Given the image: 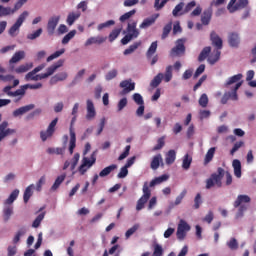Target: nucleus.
Returning <instances> with one entry per match:
<instances>
[{
	"instance_id": "obj_29",
	"label": "nucleus",
	"mask_w": 256,
	"mask_h": 256,
	"mask_svg": "<svg viewBox=\"0 0 256 256\" xmlns=\"http://www.w3.org/2000/svg\"><path fill=\"white\" fill-rule=\"evenodd\" d=\"M159 17V15H156V17H150L144 19V21L140 24V29H147L151 27L156 21V19Z\"/></svg>"
},
{
	"instance_id": "obj_26",
	"label": "nucleus",
	"mask_w": 256,
	"mask_h": 256,
	"mask_svg": "<svg viewBox=\"0 0 256 256\" xmlns=\"http://www.w3.org/2000/svg\"><path fill=\"white\" fill-rule=\"evenodd\" d=\"M241 203H251V197L247 195H239L234 202V207H241Z\"/></svg>"
},
{
	"instance_id": "obj_60",
	"label": "nucleus",
	"mask_w": 256,
	"mask_h": 256,
	"mask_svg": "<svg viewBox=\"0 0 256 256\" xmlns=\"http://www.w3.org/2000/svg\"><path fill=\"white\" fill-rule=\"evenodd\" d=\"M28 17H29V11H23L19 15L18 19L16 20V23L21 26L23 25V23H25V19H27Z\"/></svg>"
},
{
	"instance_id": "obj_1",
	"label": "nucleus",
	"mask_w": 256,
	"mask_h": 256,
	"mask_svg": "<svg viewBox=\"0 0 256 256\" xmlns=\"http://www.w3.org/2000/svg\"><path fill=\"white\" fill-rule=\"evenodd\" d=\"M27 231L29 229L27 226H22L15 234L12 239L13 245H9L7 247V256H15L17 255V245L21 242V237H25L27 235Z\"/></svg>"
},
{
	"instance_id": "obj_24",
	"label": "nucleus",
	"mask_w": 256,
	"mask_h": 256,
	"mask_svg": "<svg viewBox=\"0 0 256 256\" xmlns=\"http://www.w3.org/2000/svg\"><path fill=\"white\" fill-rule=\"evenodd\" d=\"M175 159H177V152H175V150H169L166 153V165H173V163H175Z\"/></svg>"
},
{
	"instance_id": "obj_52",
	"label": "nucleus",
	"mask_w": 256,
	"mask_h": 256,
	"mask_svg": "<svg viewBox=\"0 0 256 256\" xmlns=\"http://www.w3.org/2000/svg\"><path fill=\"white\" fill-rule=\"evenodd\" d=\"M26 91L27 88H25V85H22L20 89L13 92L12 97H20V99H23V97H25Z\"/></svg>"
},
{
	"instance_id": "obj_11",
	"label": "nucleus",
	"mask_w": 256,
	"mask_h": 256,
	"mask_svg": "<svg viewBox=\"0 0 256 256\" xmlns=\"http://www.w3.org/2000/svg\"><path fill=\"white\" fill-rule=\"evenodd\" d=\"M9 127V122L3 121L0 124V143L5 139V137H9V135H15L17 133L16 129H11Z\"/></svg>"
},
{
	"instance_id": "obj_45",
	"label": "nucleus",
	"mask_w": 256,
	"mask_h": 256,
	"mask_svg": "<svg viewBox=\"0 0 256 256\" xmlns=\"http://www.w3.org/2000/svg\"><path fill=\"white\" fill-rule=\"evenodd\" d=\"M243 79V74H237L229 78V80L226 82L225 87H229V85H233L234 83H238V81H241Z\"/></svg>"
},
{
	"instance_id": "obj_38",
	"label": "nucleus",
	"mask_w": 256,
	"mask_h": 256,
	"mask_svg": "<svg viewBox=\"0 0 256 256\" xmlns=\"http://www.w3.org/2000/svg\"><path fill=\"white\" fill-rule=\"evenodd\" d=\"M163 78H164L163 73H159L150 82V87H153V89L157 88L158 85H161V81H163Z\"/></svg>"
},
{
	"instance_id": "obj_39",
	"label": "nucleus",
	"mask_w": 256,
	"mask_h": 256,
	"mask_svg": "<svg viewBox=\"0 0 256 256\" xmlns=\"http://www.w3.org/2000/svg\"><path fill=\"white\" fill-rule=\"evenodd\" d=\"M226 245L231 251H237L239 249V241L234 237L230 238Z\"/></svg>"
},
{
	"instance_id": "obj_25",
	"label": "nucleus",
	"mask_w": 256,
	"mask_h": 256,
	"mask_svg": "<svg viewBox=\"0 0 256 256\" xmlns=\"http://www.w3.org/2000/svg\"><path fill=\"white\" fill-rule=\"evenodd\" d=\"M216 149H217V148L212 147V148H210V149L207 151V153H206V155H205V157H204V162H203L204 165H209V163L213 161V157H215V151H216Z\"/></svg>"
},
{
	"instance_id": "obj_6",
	"label": "nucleus",
	"mask_w": 256,
	"mask_h": 256,
	"mask_svg": "<svg viewBox=\"0 0 256 256\" xmlns=\"http://www.w3.org/2000/svg\"><path fill=\"white\" fill-rule=\"evenodd\" d=\"M143 193V196L137 201L136 211H141L142 209H144L145 203H147L151 198V190L149 189V185L147 184V182H145L143 185Z\"/></svg>"
},
{
	"instance_id": "obj_2",
	"label": "nucleus",
	"mask_w": 256,
	"mask_h": 256,
	"mask_svg": "<svg viewBox=\"0 0 256 256\" xmlns=\"http://www.w3.org/2000/svg\"><path fill=\"white\" fill-rule=\"evenodd\" d=\"M223 177H225V169L222 167L217 168V173L211 174L206 180V189H212V187H223Z\"/></svg>"
},
{
	"instance_id": "obj_12",
	"label": "nucleus",
	"mask_w": 256,
	"mask_h": 256,
	"mask_svg": "<svg viewBox=\"0 0 256 256\" xmlns=\"http://www.w3.org/2000/svg\"><path fill=\"white\" fill-rule=\"evenodd\" d=\"M59 21H61V16H52L49 18L46 29L50 37L55 35V29H57Z\"/></svg>"
},
{
	"instance_id": "obj_61",
	"label": "nucleus",
	"mask_w": 256,
	"mask_h": 256,
	"mask_svg": "<svg viewBox=\"0 0 256 256\" xmlns=\"http://www.w3.org/2000/svg\"><path fill=\"white\" fill-rule=\"evenodd\" d=\"M51 77V74L48 69H46V73L44 74H35L33 77V81H42V79H47Z\"/></svg>"
},
{
	"instance_id": "obj_8",
	"label": "nucleus",
	"mask_w": 256,
	"mask_h": 256,
	"mask_svg": "<svg viewBox=\"0 0 256 256\" xmlns=\"http://www.w3.org/2000/svg\"><path fill=\"white\" fill-rule=\"evenodd\" d=\"M185 38L178 39L176 46L171 49V57H181L185 55Z\"/></svg>"
},
{
	"instance_id": "obj_15",
	"label": "nucleus",
	"mask_w": 256,
	"mask_h": 256,
	"mask_svg": "<svg viewBox=\"0 0 256 256\" xmlns=\"http://www.w3.org/2000/svg\"><path fill=\"white\" fill-rule=\"evenodd\" d=\"M228 44L233 49L239 48V45H241V37L239 36V33L230 32L228 34Z\"/></svg>"
},
{
	"instance_id": "obj_22",
	"label": "nucleus",
	"mask_w": 256,
	"mask_h": 256,
	"mask_svg": "<svg viewBox=\"0 0 256 256\" xmlns=\"http://www.w3.org/2000/svg\"><path fill=\"white\" fill-rule=\"evenodd\" d=\"M232 167L234 169V175L237 179H241L242 171H241V161L239 159H234L232 161Z\"/></svg>"
},
{
	"instance_id": "obj_19",
	"label": "nucleus",
	"mask_w": 256,
	"mask_h": 256,
	"mask_svg": "<svg viewBox=\"0 0 256 256\" xmlns=\"http://www.w3.org/2000/svg\"><path fill=\"white\" fill-rule=\"evenodd\" d=\"M160 165L163 167V165H165V164L163 163V156L161 154H158L153 157V159L150 163V168L153 171H157L159 169Z\"/></svg>"
},
{
	"instance_id": "obj_14",
	"label": "nucleus",
	"mask_w": 256,
	"mask_h": 256,
	"mask_svg": "<svg viewBox=\"0 0 256 256\" xmlns=\"http://www.w3.org/2000/svg\"><path fill=\"white\" fill-rule=\"evenodd\" d=\"M81 155L79 153H75L71 162H69V160H66L63 166V170H67L68 167L70 166V170L72 171V175H75V168L77 167L78 163H79V159H80Z\"/></svg>"
},
{
	"instance_id": "obj_35",
	"label": "nucleus",
	"mask_w": 256,
	"mask_h": 256,
	"mask_svg": "<svg viewBox=\"0 0 256 256\" xmlns=\"http://www.w3.org/2000/svg\"><path fill=\"white\" fill-rule=\"evenodd\" d=\"M15 10L11 7H5L3 5H0V17H7L9 15H14Z\"/></svg>"
},
{
	"instance_id": "obj_47",
	"label": "nucleus",
	"mask_w": 256,
	"mask_h": 256,
	"mask_svg": "<svg viewBox=\"0 0 256 256\" xmlns=\"http://www.w3.org/2000/svg\"><path fill=\"white\" fill-rule=\"evenodd\" d=\"M42 113H43V109L37 108L33 112L29 113L26 116V120L27 121H33V119H35V117H39V115H41Z\"/></svg>"
},
{
	"instance_id": "obj_48",
	"label": "nucleus",
	"mask_w": 256,
	"mask_h": 256,
	"mask_svg": "<svg viewBox=\"0 0 256 256\" xmlns=\"http://www.w3.org/2000/svg\"><path fill=\"white\" fill-rule=\"evenodd\" d=\"M75 35H77V30H72L66 34L62 39V45H67V43H69V41H71Z\"/></svg>"
},
{
	"instance_id": "obj_28",
	"label": "nucleus",
	"mask_w": 256,
	"mask_h": 256,
	"mask_svg": "<svg viewBox=\"0 0 256 256\" xmlns=\"http://www.w3.org/2000/svg\"><path fill=\"white\" fill-rule=\"evenodd\" d=\"M30 69H33L32 62L20 65L18 68L15 69V73H18V74L27 73V71H30Z\"/></svg>"
},
{
	"instance_id": "obj_4",
	"label": "nucleus",
	"mask_w": 256,
	"mask_h": 256,
	"mask_svg": "<svg viewBox=\"0 0 256 256\" xmlns=\"http://www.w3.org/2000/svg\"><path fill=\"white\" fill-rule=\"evenodd\" d=\"M127 33V35H125ZM125 35L121 39L122 45H127L133 39H137L139 37V30L137 29V22L128 23L126 30L123 31Z\"/></svg>"
},
{
	"instance_id": "obj_13",
	"label": "nucleus",
	"mask_w": 256,
	"mask_h": 256,
	"mask_svg": "<svg viewBox=\"0 0 256 256\" xmlns=\"http://www.w3.org/2000/svg\"><path fill=\"white\" fill-rule=\"evenodd\" d=\"M119 87L122 89L120 95H129L131 91H135V82L131 79L123 80L120 82Z\"/></svg>"
},
{
	"instance_id": "obj_64",
	"label": "nucleus",
	"mask_w": 256,
	"mask_h": 256,
	"mask_svg": "<svg viewBox=\"0 0 256 256\" xmlns=\"http://www.w3.org/2000/svg\"><path fill=\"white\" fill-rule=\"evenodd\" d=\"M152 256H163V247L160 244L154 245V252Z\"/></svg>"
},
{
	"instance_id": "obj_34",
	"label": "nucleus",
	"mask_w": 256,
	"mask_h": 256,
	"mask_svg": "<svg viewBox=\"0 0 256 256\" xmlns=\"http://www.w3.org/2000/svg\"><path fill=\"white\" fill-rule=\"evenodd\" d=\"M117 169V164H112L110 166H107L99 173V177H107L108 175H111L112 171H115Z\"/></svg>"
},
{
	"instance_id": "obj_30",
	"label": "nucleus",
	"mask_w": 256,
	"mask_h": 256,
	"mask_svg": "<svg viewBox=\"0 0 256 256\" xmlns=\"http://www.w3.org/2000/svg\"><path fill=\"white\" fill-rule=\"evenodd\" d=\"M241 85H243V82L236 83L233 90L231 92H228V95H230V99L232 101H238L239 100V96L237 95V91H239V88L241 87Z\"/></svg>"
},
{
	"instance_id": "obj_59",
	"label": "nucleus",
	"mask_w": 256,
	"mask_h": 256,
	"mask_svg": "<svg viewBox=\"0 0 256 256\" xmlns=\"http://www.w3.org/2000/svg\"><path fill=\"white\" fill-rule=\"evenodd\" d=\"M42 33H43V28H39L34 33L28 34L27 39H30V41H35V39L41 37Z\"/></svg>"
},
{
	"instance_id": "obj_17",
	"label": "nucleus",
	"mask_w": 256,
	"mask_h": 256,
	"mask_svg": "<svg viewBox=\"0 0 256 256\" xmlns=\"http://www.w3.org/2000/svg\"><path fill=\"white\" fill-rule=\"evenodd\" d=\"M96 161H97V151H94L91 154L90 159L87 158V157H84L82 159V164H81V168L80 169L82 171H83V169H85V167H88V169H89V168L93 167V165H95Z\"/></svg>"
},
{
	"instance_id": "obj_37",
	"label": "nucleus",
	"mask_w": 256,
	"mask_h": 256,
	"mask_svg": "<svg viewBox=\"0 0 256 256\" xmlns=\"http://www.w3.org/2000/svg\"><path fill=\"white\" fill-rule=\"evenodd\" d=\"M19 29H21V25L15 22L8 30V35H10V37H17V35H19Z\"/></svg>"
},
{
	"instance_id": "obj_18",
	"label": "nucleus",
	"mask_w": 256,
	"mask_h": 256,
	"mask_svg": "<svg viewBox=\"0 0 256 256\" xmlns=\"http://www.w3.org/2000/svg\"><path fill=\"white\" fill-rule=\"evenodd\" d=\"M35 109V104H28L26 106H22L12 112L13 117H22L25 113H29V111H33Z\"/></svg>"
},
{
	"instance_id": "obj_55",
	"label": "nucleus",
	"mask_w": 256,
	"mask_h": 256,
	"mask_svg": "<svg viewBox=\"0 0 256 256\" xmlns=\"http://www.w3.org/2000/svg\"><path fill=\"white\" fill-rule=\"evenodd\" d=\"M198 103L200 107H203L205 109V107L209 105V97L207 96V94H202L198 100Z\"/></svg>"
},
{
	"instance_id": "obj_50",
	"label": "nucleus",
	"mask_w": 256,
	"mask_h": 256,
	"mask_svg": "<svg viewBox=\"0 0 256 256\" xmlns=\"http://www.w3.org/2000/svg\"><path fill=\"white\" fill-rule=\"evenodd\" d=\"M79 17H81L80 13H70L67 17L66 22L68 23V25H73V23H75V21H77V19H79Z\"/></svg>"
},
{
	"instance_id": "obj_57",
	"label": "nucleus",
	"mask_w": 256,
	"mask_h": 256,
	"mask_svg": "<svg viewBox=\"0 0 256 256\" xmlns=\"http://www.w3.org/2000/svg\"><path fill=\"white\" fill-rule=\"evenodd\" d=\"M171 29H173V24L170 22L164 26L161 38L167 39V37H169V33H171Z\"/></svg>"
},
{
	"instance_id": "obj_40",
	"label": "nucleus",
	"mask_w": 256,
	"mask_h": 256,
	"mask_svg": "<svg viewBox=\"0 0 256 256\" xmlns=\"http://www.w3.org/2000/svg\"><path fill=\"white\" fill-rule=\"evenodd\" d=\"M63 63H65V60H58L57 63L51 65L50 67H48V72L50 73V75H53L55 73V71H57V69H59L60 67H63Z\"/></svg>"
},
{
	"instance_id": "obj_41",
	"label": "nucleus",
	"mask_w": 256,
	"mask_h": 256,
	"mask_svg": "<svg viewBox=\"0 0 256 256\" xmlns=\"http://www.w3.org/2000/svg\"><path fill=\"white\" fill-rule=\"evenodd\" d=\"M21 59H25V51L16 52L13 57L10 59V63H19Z\"/></svg>"
},
{
	"instance_id": "obj_44",
	"label": "nucleus",
	"mask_w": 256,
	"mask_h": 256,
	"mask_svg": "<svg viewBox=\"0 0 256 256\" xmlns=\"http://www.w3.org/2000/svg\"><path fill=\"white\" fill-rule=\"evenodd\" d=\"M122 30H123V28H117V29L112 30V32L108 36L110 43H113L115 41V39H117L119 37V35H121Z\"/></svg>"
},
{
	"instance_id": "obj_27",
	"label": "nucleus",
	"mask_w": 256,
	"mask_h": 256,
	"mask_svg": "<svg viewBox=\"0 0 256 256\" xmlns=\"http://www.w3.org/2000/svg\"><path fill=\"white\" fill-rule=\"evenodd\" d=\"M67 177V174H62L60 176H58L54 182V184L51 187V191H57L59 189V187H61V183H63V181H65Z\"/></svg>"
},
{
	"instance_id": "obj_62",
	"label": "nucleus",
	"mask_w": 256,
	"mask_h": 256,
	"mask_svg": "<svg viewBox=\"0 0 256 256\" xmlns=\"http://www.w3.org/2000/svg\"><path fill=\"white\" fill-rule=\"evenodd\" d=\"M127 103H128L127 98H122V99L118 102V104H117V111H118V113H121V111H123L124 108L127 107Z\"/></svg>"
},
{
	"instance_id": "obj_58",
	"label": "nucleus",
	"mask_w": 256,
	"mask_h": 256,
	"mask_svg": "<svg viewBox=\"0 0 256 256\" xmlns=\"http://www.w3.org/2000/svg\"><path fill=\"white\" fill-rule=\"evenodd\" d=\"M135 13H137V10L133 9L129 12H126L122 16H120L121 23H125V21H127L128 19H131V17H133V15H135Z\"/></svg>"
},
{
	"instance_id": "obj_49",
	"label": "nucleus",
	"mask_w": 256,
	"mask_h": 256,
	"mask_svg": "<svg viewBox=\"0 0 256 256\" xmlns=\"http://www.w3.org/2000/svg\"><path fill=\"white\" fill-rule=\"evenodd\" d=\"M140 45L141 42H135L134 44L130 45L129 48L124 51V55H131V53H135V51L139 49Z\"/></svg>"
},
{
	"instance_id": "obj_9",
	"label": "nucleus",
	"mask_w": 256,
	"mask_h": 256,
	"mask_svg": "<svg viewBox=\"0 0 256 256\" xmlns=\"http://www.w3.org/2000/svg\"><path fill=\"white\" fill-rule=\"evenodd\" d=\"M57 123H59V118H54L48 125L47 130L40 132V137L42 141H47L49 137H53V133H55V127H57Z\"/></svg>"
},
{
	"instance_id": "obj_10",
	"label": "nucleus",
	"mask_w": 256,
	"mask_h": 256,
	"mask_svg": "<svg viewBox=\"0 0 256 256\" xmlns=\"http://www.w3.org/2000/svg\"><path fill=\"white\" fill-rule=\"evenodd\" d=\"M187 231H191V226H189L185 220H180L176 232L177 239H179V241H183L185 237H187Z\"/></svg>"
},
{
	"instance_id": "obj_33",
	"label": "nucleus",
	"mask_w": 256,
	"mask_h": 256,
	"mask_svg": "<svg viewBox=\"0 0 256 256\" xmlns=\"http://www.w3.org/2000/svg\"><path fill=\"white\" fill-rule=\"evenodd\" d=\"M35 188V185L31 184L29 185L25 191H24V203H29V199H31V197H33V189Z\"/></svg>"
},
{
	"instance_id": "obj_56",
	"label": "nucleus",
	"mask_w": 256,
	"mask_h": 256,
	"mask_svg": "<svg viewBox=\"0 0 256 256\" xmlns=\"http://www.w3.org/2000/svg\"><path fill=\"white\" fill-rule=\"evenodd\" d=\"M43 219H45V212L39 214L36 219L33 221L32 223V227L34 229H37L40 225H41V221H43Z\"/></svg>"
},
{
	"instance_id": "obj_43",
	"label": "nucleus",
	"mask_w": 256,
	"mask_h": 256,
	"mask_svg": "<svg viewBox=\"0 0 256 256\" xmlns=\"http://www.w3.org/2000/svg\"><path fill=\"white\" fill-rule=\"evenodd\" d=\"M65 53V48H62L56 52H54L53 54H51L47 59V63H51V61H53L54 59H59V57H61V55H63Z\"/></svg>"
},
{
	"instance_id": "obj_3",
	"label": "nucleus",
	"mask_w": 256,
	"mask_h": 256,
	"mask_svg": "<svg viewBox=\"0 0 256 256\" xmlns=\"http://www.w3.org/2000/svg\"><path fill=\"white\" fill-rule=\"evenodd\" d=\"M19 197V189H15L8 199L5 200L4 202V221H9L11 219V215H13V203L15 202V199Z\"/></svg>"
},
{
	"instance_id": "obj_23",
	"label": "nucleus",
	"mask_w": 256,
	"mask_h": 256,
	"mask_svg": "<svg viewBox=\"0 0 256 256\" xmlns=\"http://www.w3.org/2000/svg\"><path fill=\"white\" fill-rule=\"evenodd\" d=\"M67 77H69L67 72L58 73L50 79V85H55L56 83H59V81H65Z\"/></svg>"
},
{
	"instance_id": "obj_20",
	"label": "nucleus",
	"mask_w": 256,
	"mask_h": 256,
	"mask_svg": "<svg viewBox=\"0 0 256 256\" xmlns=\"http://www.w3.org/2000/svg\"><path fill=\"white\" fill-rule=\"evenodd\" d=\"M210 41L212 42V45H214V47L217 49H223V40L221 37H219L218 34L215 33V31L211 32Z\"/></svg>"
},
{
	"instance_id": "obj_31",
	"label": "nucleus",
	"mask_w": 256,
	"mask_h": 256,
	"mask_svg": "<svg viewBox=\"0 0 256 256\" xmlns=\"http://www.w3.org/2000/svg\"><path fill=\"white\" fill-rule=\"evenodd\" d=\"M209 53H211V46L204 47L198 56L199 63H203L209 57Z\"/></svg>"
},
{
	"instance_id": "obj_5",
	"label": "nucleus",
	"mask_w": 256,
	"mask_h": 256,
	"mask_svg": "<svg viewBox=\"0 0 256 256\" xmlns=\"http://www.w3.org/2000/svg\"><path fill=\"white\" fill-rule=\"evenodd\" d=\"M225 3V0H212L210 3V7L202 13L201 21L204 25H209L211 23V17H213V7H220V5H223Z\"/></svg>"
},
{
	"instance_id": "obj_21",
	"label": "nucleus",
	"mask_w": 256,
	"mask_h": 256,
	"mask_svg": "<svg viewBox=\"0 0 256 256\" xmlns=\"http://www.w3.org/2000/svg\"><path fill=\"white\" fill-rule=\"evenodd\" d=\"M107 41V37H102V36H96V37H91L89 38L85 46L89 47V45H102V43H105Z\"/></svg>"
},
{
	"instance_id": "obj_46",
	"label": "nucleus",
	"mask_w": 256,
	"mask_h": 256,
	"mask_svg": "<svg viewBox=\"0 0 256 256\" xmlns=\"http://www.w3.org/2000/svg\"><path fill=\"white\" fill-rule=\"evenodd\" d=\"M139 227H141V225L134 224L131 228H129L125 233L126 239H129L132 235H135V233L139 231Z\"/></svg>"
},
{
	"instance_id": "obj_7",
	"label": "nucleus",
	"mask_w": 256,
	"mask_h": 256,
	"mask_svg": "<svg viewBox=\"0 0 256 256\" xmlns=\"http://www.w3.org/2000/svg\"><path fill=\"white\" fill-rule=\"evenodd\" d=\"M77 121V116H73L71 123H70V128H69V133H70V141H69V153L70 155H73V151H75V147H77V136L75 134V130H73V125H75V122Z\"/></svg>"
},
{
	"instance_id": "obj_53",
	"label": "nucleus",
	"mask_w": 256,
	"mask_h": 256,
	"mask_svg": "<svg viewBox=\"0 0 256 256\" xmlns=\"http://www.w3.org/2000/svg\"><path fill=\"white\" fill-rule=\"evenodd\" d=\"M83 75H85V69H82V70L78 71L77 75L75 76V78L70 83V87H75V85H77L79 80L83 78Z\"/></svg>"
},
{
	"instance_id": "obj_32",
	"label": "nucleus",
	"mask_w": 256,
	"mask_h": 256,
	"mask_svg": "<svg viewBox=\"0 0 256 256\" xmlns=\"http://www.w3.org/2000/svg\"><path fill=\"white\" fill-rule=\"evenodd\" d=\"M169 179V175L164 174L162 176L156 177L150 182L149 187H155V185H161V183L167 181Z\"/></svg>"
},
{
	"instance_id": "obj_42",
	"label": "nucleus",
	"mask_w": 256,
	"mask_h": 256,
	"mask_svg": "<svg viewBox=\"0 0 256 256\" xmlns=\"http://www.w3.org/2000/svg\"><path fill=\"white\" fill-rule=\"evenodd\" d=\"M155 53H157V41L152 42L148 51L146 52L147 59H151V57H153V55H155Z\"/></svg>"
},
{
	"instance_id": "obj_36",
	"label": "nucleus",
	"mask_w": 256,
	"mask_h": 256,
	"mask_svg": "<svg viewBox=\"0 0 256 256\" xmlns=\"http://www.w3.org/2000/svg\"><path fill=\"white\" fill-rule=\"evenodd\" d=\"M191 163H193V158L191 156H189V154H186L182 161V168L185 171H188V169L191 168Z\"/></svg>"
},
{
	"instance_id": "obj_51",
	"label": "nucleus",
	"mask_w": 256,
	"mask_h": 256,
	"mask_svg": "<svg viewBox=\"0 0 256 256\" xmlns=\"http://www.w3.org/2000/svg\"><path fill=\"white\" fill-rule=\"evenodd\" d=\"M249 5V0H238V2L234 5L235 11H241V9H245Z\"/></svg>"
},
{
	"instance_id": "obj_63",
	"label": "nucleus",
	"mask_w": 256,
	"mask_h": 256,
	"mask_svg": "<svg viewBox=\"0 0 256 256\" xmlns=\"http://www.w3.org/2000/svg\"><path fill=\"white\" fill-rule=\"evenodd\" d=\"M133 101L136 105H145V101H143V96L139 93H135L133 95Z\"/></svg>"
},
{
	"instance_id": "obj_16",
	"label": "nucleus",
	"mask_w": 256,
	"mask_h": 256,
	"mask_svg": "<svg viewBox=\"0 0 256 256\" xmlns=\"http://www.w3.org/2000/svg\"><path fill=\"white\" fill-rule=\"evenodd\" d=\"M86 119L87 121H93L95 119L97 112L95 111V104H93V101L87 100L86 101Z\"/></svg>"
},
{
	"instance_id": "obj_54",
	"label": "nucleus",
	"mask_w": 256,
	"mask_h": 256,
	"mask_svg": "<svg viewBox=\"0 0 256 256\" xmlns=\"http://www.w3.org/2000/svg\"><path fill=\"white\" fill-rule=\"evenodd\" d=\"M173 79V66L166 67V72L164 75V80L166 83H169Z\"/></svg>"
}]
</instances>
